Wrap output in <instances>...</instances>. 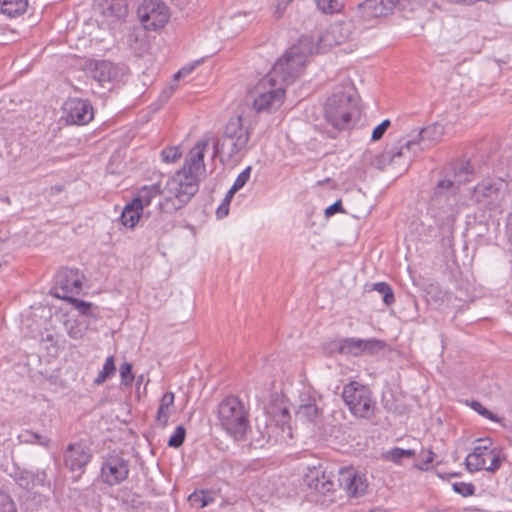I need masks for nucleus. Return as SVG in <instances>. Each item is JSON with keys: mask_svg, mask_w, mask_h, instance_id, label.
I'll return each instance as SVG.
<instances>
[{"mask_svg": "<svg viewBox=\"0 0 512 512\" xmlns=\"http://www.w3.org/2000/svg\"><path fill=\"white\" fill-rule=\"evenodd\" d=\"M452 488L455 493L463 496H473L475 494V486L472 483H466V482H455L452 484Z\"/></svg>", "mask_w": 512, "mask_h": 512, "instance_id": "42", "label": "nucleus"}, {"mask_svg": "<svg viewBox=\"0 0 512 512\" xmlns=\"http://www.w3.org/2000/svg\"><path fill=\"white\" fill-rule=\"evenodd\" d=\"M338 486L342 488L347 496L358 498L363 496L368 488L365 474L359 473L353 467H341L338 471Z\"/></svg>", "mask_w": 512, "mask_h": 512, "instance_id": "15", "label": "nucleus"}, {"mask_svg": "<svg viewBox=\"0 0 512 512\" xmlns=\"http://www.w3.org/2000/svg\"><path fill=\"white\" fill-rule=\"evenodd\" d=\"M342 211H343L342 202H341V200H337L332 205H330L326 208L325 215L327 217H330V216H332L338 212H342Z\"/></svg>", "mask_w": 512, "mask_h": 512, "instance_id": "51", "label": "nucleus"}, {"mask_svg": "<svg viewBox=\"0 0 512 512\" xmlns=\"http://www.w3.org/2000/svg\"><path fill=\"white\" fill-rule=\"evenodd\" d=\"M317 8L325 14L340 12L343 4L340 0H315Z\"/></svg>", "mask_w": 512, "mask_h": 512, "instance_id": "34", "label": "nucleus"}, {"mask_svg": "<svg viewBox=\"0 0 512 512\" xmlns=\"http://www.w3.org/2000/svg\"><path fill=\"white\" fill-rule=\"evenodd\" d=\"M208 145L207 140L198 141L189 153L183 167L167 182L166 189L170 194L158 205L159 215L148 223V228L160 237L169 229L165 214H172L184 207L197 193L198 176L205 171L204 153Z\"/></svg>", "mask_w": 512, "mask_h": 512, "instance_id": "1", "label": "nucleus"}, {"mask_svg": "<svg viewBox=\"0 0 512 512\" xmlns=\"http://www.w3.org/2000/svg\"><path fill=\"white\" fill-rule=\"evenodd\" d=\"M164 94H167V95H166V98H168V97H169V95H170L169 93H167V91H164Z\"/></svg>", "mask_w": 512, "mask_h": 512, "instance_id": "63", "label": "nucleus"}, {"mask_svg": "<svg viewBox=\"0 0 512 512\" xmlns=\"http://www.w3.org/2000/svg\"><path fill=\"white\" fill-rule=\"evenodd\" d=\"M293 0H278L277 7H276V13L278 14V17L281 16L283 11L286 9L288 4H290Z\"/></svg>", "mask_w": 512, "mask_h": 512, "instance_id": "54", "label": "nucleus"}, {"mask_svg": "<svg viewBox=\"0 0 512 512\" xmlns=\"http://www.w3.org/2000/svg\"><path fill=\"white\" fill-rule=\"evenodd\" d=\"M260 434L261 436H258V438L253 439L251 442V445H253L254 448H262L269 441V436L266 437L264 434Z\"/></svg>", "mask_w": 512, "mask_h": 512, "instance_id": "53", "label": "nucleus"}, {"mask_svg": "<svg viewBox=\"0 0 512 512\" xmlns=\"http://www.w3.org/2000/svg\"><path fill=\"white\" fill-rule=\"evenodd\" d=\"M397 0H364L354 9L353 18L367 22L388 15L396 6Z\"/></svg>", "mask_w": 512, "mask_h": 512, "instance_id": "16", "label": "nucleus"}, {"mask_svg": "<svg viewBox=\"0 0 512 512\" xmlns=\"http://www.w3.org/2000/svg\"><path fill=\"white\" fill-rule=\"evenodd\" d=\"M297 416L308 422H313L319 415V408L316 404V400L312 397H307L306 400H302L298 410Z\"/></svg>", "mask_w": 512, "mask_h": 512, "instance_id": "28", "label": "nucleus"}, {"mask_svg": "<svg viewBox=\"0 0 512 512\" xmlns=\"http://www.w3.org/2000/svg\"><path fill=\"white\" fill-rule=\"evenodd\" d=\"M186 437V429L184 426L179 425L175 428L173 434L168 440V446L172 448H179L183 445Z\"/></svg>", "mask_w": 512, "mask_h": 512, "instance_id": "39", "label": "nucleus"}, {"mask_svg": "<svg viewBox=\"0 0 512 512\" xmlns=\"http://www.w3.org/2000/svg\"><path fill=\"white\" fill-rule=\"evenodd\" d=\"M352 34V26L349 22H337L330 26L325 32L317 35V43L322 47L321 53H324L333 45H340L346 42Z\"/></svg>", "mask_w": 512, "mask_h": 512, "instance_id": "18", "label": "nucleus"}, {"mask_svg": "<svg viewBox=\"0 0 512 512\" xmlns=\"http://www.w3.org/2000/svg\"><path fill=\"white\" fill-rule=\"evenodd\" d=\"M444 135V126L440 123L430 124L417 133V139L408 140L398 147L386 149L380 161L389 164H398L401 158L405 159L403 166H407L413 157L420 151L429 149L441 141Z\"/></svg>", "mask_w": 512, "mask_h": 512, "instance_id": "4", "label": "nucleus"}, {"mask_svg": "<svg viewBox=\"0 0 512 512\" xmlns=\"http://www.w3.org/2000/svg\"><path fill=\"white\" fill-rule=\"evenodd\" d=\"M508 183L500 178H488L478 183L471 191L470 199L482 210H495L506 197Z\"/></svg>", "mask_w": 512, "mask_h": 512, "instance_id": "9", "label": "nucleus"}, {"mask_svg": "<svg viewBox=\"0 0 512 512\" xmlns=\"http://www.w3.org/2000/svg\"><path fill=\"white\" fill-rule=\"evenodd\" d=\"M192 505H198L200 508L206 507L212 502V498H207L203 491L194 492L189 496Z\"/></svg>", "mask_w": 512, "mask_h": 512, "instance_id": "44", "label": "nucleus"}, {"mask_svg": "<svg viewBox=\"0 0 512 512\" xmlns=\"http://www.w3.org/2000/svg\"><path fill=\"white\" fill-rule=\"evenodd\" d=\"M0 512H17V506L12 497L0 489Z\"/></svg>", "mask_w": 512, "mask_h": 512, "instance_id": "40", "label": "nucleus"}, {"mask_svg": "<svg viewBox=\"0 0 512 512\" xmlns=\"http://www.w3.org/2000/svg\"><path fill=\"white\" fill-rule=\"evenodd\" d=\"M140 221L142 225L146 224L148 226V223L152 220L149 218V213L145 214L144 210L131 200L124 206L120 215V222L124 227L133 229Z\"/></svg>", "mask_w": 512, "mask_h": 512, "instance_id": "21", "label": "nucleus"}, {"mask_svg": "<svg viewBox=\"0 0 512 512\" xmlns=\"http://www.w3.org/2000/svg\"><path fill=\"white\" fill-rule=\"evenodd\" d=\"M92 457V451L85 443H70L63 451V465L73 474V480L78 481L85 473Z\"/></svg>", "mask_w": 512, "mask_h": 512, "instance_id": "11", "label": "nucleus"}, {"mask_svg": "<svg viewBox=\"0 0 512 512\" xmlns=\"http://www.w3.org/2000/svg\"><path fill=\"white\" fill-rule=\"evenodd\" d=\"M143 381V375H140L137 379V384L139 385Z\"/></svg>", "mask_w": 512, "mask_h": 512, "instance_id": "60", "label": "nucleus"}, {"mask_svg": "<svg viewBox=\"0 0 512 512\" xmlns=\"http://www.w3.org/2000/svg\"><path fill=\"white\" fill-rule=\"evenodd\" d=\"M96 9L109 22L123 21L128 15L127 0H95Z\"/></svg>", "mask_w": 512, "mask_h": 512, "instance_id": "20", "label": "nucleus"}, {"mask_svg": "<svg viewBox=\"0 0 512 512\" xmlns=\"http://www.w3.org/2000/svg\"><path fill=\"white\" fill-rule=\"evenodd\" d=\"M128 40H129V42H132V41L137 42L138 36L136 34H130Z\"/></svg>", "mask_w": 512, "mask_h": 512, "instance_id": "57", "label": "nucleus"}, {"mask_svg": "<svg viewBox=\"0 0 512 512\" xmlns=\"http://www.w3.org/2000/svg\"><path fill=\"white\" fill-rule=\"evenodd\" d=\"M15 482L23 489L30 490L36 486H44L47 474L44 470L32 472L21 470L13 475Z\"/></svg>", "mask_w": 512, "mask_h": 512, "instance_id": "24", "label": "nucleus"}, {"mask_svg": "<svg viewBox=\"0 0 512 512\" xmlns=\"http://www.w3.org/2000/svg\"><path fill=\"white\" fill-rule=\"evenodd\" d=\"M200 61H195L194 63L192 64H189V65H186L184 67H182L175 75H174V79L177 80L181 77H184L188 74H190L195 68L197 65H199Z\"/></svg>", "mask_w": 512, "mask_h": 512, "instance_id": "49", "label": "nucleus"}, {"mask_svg": "<svg viewBox=\"0 0 512 512\" xmlns=\"http://www.w3.org/2000/svg\"><path fill=\"white\" fill-rule=\"evenodd\" d=\"M68 335L73 339H81L84 336V329L79 324H73L68 328Z\"/></svg>", "mask_w": 512, "mask_h": 512, "instance_id": "50", "label": "nucleus"}, {"mask_svg": "<svg viewBox=\"0 0 512 512\" xmlns=\"http://www.w3.org/2000/svg\"><path fill=\"white\" fill-rule=\"evenodd\" d=\"M66 301L72 304L80 314L96 318V314L93 312V304L91 302H86L73 296L68 298Z\"/></svg>", "mask_w": 512, "mask_h": 512, "instance_id": "35", "label": "nucleus"}, {"mask_svg": "<svg viewBox=\"0 0 512 512\" xmlns=\"http://www.w3.org/2000/svg\"><path fill=\"white\" fill-rule=\"evenodd\" d=\"M342 398L355 417L371 419L375 415L376 402L368 386L350 381L343 387Z\"/></svg>", "mask_w": 512, "mask_h": 512, "instance_id": "8", "label": "nucleus"}, {"mask_svg": "<svg viewBox=\"0 0 512 512\" xmlns=\"http://www.w3.org/2000/svg\"><path fill=\"white\" fill-rule=\"evenodd\" d=\"M238 190H235V188H233L231 186V188L228 190L227 194L225 195L223 201L226 202V203H229L231 202L232 198L234 197L235 193L237 192Z\"/></svg>", "mask_w": 512, "mask_h": 512, "instance_id": "55", "label": "nucleus"}, {"mask_svg": "<svg viewBox=\"0 0 512 512\" xmlns=\"http://www.w3.org/2000/svg\"><path fill=\"white\" fill-rule=\"evenodd\" d=\"M92 77L103 84L114 81L118 75V67L107 60L96 61L92 68Z\"/></svg>", "mask_w": 512, "mask_h": 512, "instance_id": "25", "label": "nucleus"}, {"mask_svg": "<svg viewBox=\"0 0 512 512\" xmlns=\"http://www.w3.org/2000/svg\"><path fill=\"white\" fill-rule=\"evenodd\" d=\"M122 503L131 509H139L143 505L141 496L135 492L125 491L121 496Z\"/></svg>", "mask_w": 512, "mask_h": 512, "instance_id": "37", "label": "nucleus"}, {"mask_svg": "<svg viewBox=\"0 0 512 512\" xmlns=\"http://www.w3.org/2000/svg\"><path fill=\"white\" fill-rule=\"evenodd\" d=\"M82 278L78 269L61 268L55 275L54 296L67 300L82 289Z\"/></svg>", "mask_w": 512, "mask_h": 512, "instance_id": "13", "label": "nucleus"}, {"mask_svg": "<svg viewBox=\"0 0 512 512\" xmlns=\"http://www.w3.org/2000/svg\"><path fill=\"white\" fill-rule=\"evenodd\" d=\"M399 2V0H397V3Z\"/></svg>", "mask_w": 512, "mask_h": 512, "instance_id": "64", "label": "nucleus"}, {"mask_svg": "<svg viewBox=\"0 0 512 512\" xmlns=\"http://www.w3.org/2000/svg\"><path fill=\"white\" fill-rule=\"evenodd\" d=\"M249 139L250 131L243 126L242 116L231 119L225 127L223 137L213 143V157L226 154L229 159H232L247 148Z\"/></svg>", "mask_w": 512, "mask_h": 512, "instance_id": "7", "label": "nucleus"}, {"mask_svg": "<svg viewBox=\"0 0 512 512\" xmlns=\"http://www.w3.org/2000/svg\"><path fill=\"white\" fill-rule=\"evenodd\" d=\"M305 481L310 489L321 494H327L335 490L334 481L324 471L321 474L318 470L311 471L310 474L306 475Z\"/></svg>", "mask_w": 512, "mask_h": 512, "instance_id": "23", "label": "nucleus"}, {"mask_svg": "<svg viewBox=\"0 0 512 512\" xmlns=\"http://www.w3.org/2000/svg\"><path fill=\"white\" fill-rule=\"evenodd\" d=\"M489 460L490 464L487 466L486 471L495 473L497 470H499L503 461L505 460V455L502 453L501 449L491 448Z\"/></svg>", "mask_w": 512, "mask_h": 512, "instance_id": "36", "label": "nucleus"}, {"mask_svg": "<svg viewBox=\"0 0 512 512\" xmlns=\"http://www.w3.org/2000/svg\"><path fill=\"white\" fill-rule=\"evenodd\" d=\"M52 189H54L56 192H61L63 190V186L62 185H56V186L52 187Z\"/></svg>", "mask_w": 512, "mask_h": 512, "instance_id": "58", "label": "nucleus"}, {"mask_svg": "<svg viewBox=\"0 0 512 512\" xmlns=\"http://www.w3.org/2000/svg\"><path fill=\"white\" fill-rule=\"evenodd\" d=\"M174 399H175V396H174L173 392H166L163 394V396L160 400V405L158 407L157 414H156V422L162 428L166 427L168 424V420L171 415L170 408L174 404Z\"/></svg>", "mask_w": 512, "mask_h": 512, "instance_id": "27", "label": "nucleus"}, {"mask_svg": "<svg viewBox=\"0 0 512 512\" xmlns=\"http://www.w3.org/2000/svg\"><path fill=\"white\" fill-rule=\"evenodd\" d=\"M323 352L327 356H333L334 354L343 355L342 339H331L322 344Z\"/></svg>", "mask_w": 512, "mask_h": 512, "instance_id": "38", "label": "nucleus"}, {"mask_svg": "<svg viewBox=\"0 0 512 512\" xmlns=\"http://www.w3.org/2000/svg\"><path fill=\"white\" fill-rule=\"evenodd\" d=\"M478 441L479 442H487V441H489V439H479Z\"/></svg>", "mask_w": 512, "mask_h": 512, "instance_id": "61", "label": "nucleus"}, {"mask_svg": "<svg viewBox=\"0 0 512 512\" xmlns=\"http://www.w3.org/2000/svg\"><path fill=\"white\" fill-rule=\"evenodd\" d=\"M343 355L360 356L363 354L373 355L382 350L385 343L376 338L359 339L355 337L342 338Z\"/></svg>", "mask_w": 512, "mask_h": 512, "instance_id": "19", "label": "nucleus"}, {"mask_svg": "<svg viewBox=\"0 0 512 512\" xmlns=\"http://www.w3.org/2000/svg\"><path fill=\"white\" fill-rule=\"evenodd\" d=\"M167 7L163 3H150L139 9V17L147 30L163 28L169 20Z\"/></svg>", "mask_w": 512, "mask_h": 512, "instance_id": "17", "label": "nucleus"}, {"mask_svg": "<svg viewBox=\"0 0 512 512\" xmlns=\"http://www.w3.org/2000/svg\"><path fill=\"white\" fill-rule=\"evenodd\" d=\"M218 417L223 429L235 440L245 438L250 427L249 412L236 396H228L218 406Z\"/></svg>", "mask_w": 512, "mask_h": 512, "instance_id": "6", "label": "nucleus"}, {"mask_svg": "<svg viewBox=\"0 0 512 512\" xmlns=\"http://www.w3.org/2000/svg\"><path fill=\"white\" fill-rule=\"evenodd\" d=\"M470 406L483 417L492 421L498 420L497 415H495L493 412L485 408L480 402L472 401Z\"/></svg>", "mask_w": 512, "mask_h": 512, "instance_id": "47", "label": "nucleus"}, {"mask_svg": "<svg viewBox=\"0 0 512 512\" xmlns=\"http://www.w3.org/2000/svg\"><path fill=\"white\" fill-rule=\"evenodd\" d=\"M373 290L382 295L386 306H391L395 302L394 292L386 282H378L373 285Z\"/></svg>", "mask_w": 512, "mask_h": 512, "instance_id": "33", "label": "nucleus"}, {"mask_svg": "<svg viewBox=\"0 0 512 512\" xmlns=\"http://www.w3.org/2000/svg\"><path fill=\"white\" fill-rule=\"evenodd\" d=\"M252 168L250 166L246 167L236 178L234 181L232 187L235 188V190H240L243 188L247 182L250 179Z\"/></svg>", "mask_w": 512, "mask_h": 512, "instance_id": "45", "label": "nucleus"}, {"mask_svg": "<svg viewBox=\"0 0 512 512\" xmlns=\"http://www.w3.org/2000/svg\"><path fill=\"white\" fill-rule=\"evenodd\" d=\"M390 125H391V122L389 119L383 120L379 125H377L373 129L372 135H371V140L372 141L380 140L383 137V135L385 134L386 130L390 127Z\"/></svg>", "mask_w": 512, "mask_h": 512, "instance_id": "46", "label": "nucleus"}, {"mask_svg": "<svg viewBox=\"0 0 512 512\" xmlns=\"http://www.w3.org/2000/svg\"><path fill=\"white\" fill-rule=\"evenodd\" d=\"M473 175L470 161L451 163L440 173L428 202V213L445 234L453 232L459 215V188L471 181Z\"/></svg>", "mask_w": 512, "mask_h": 512, "instance_id": "2", "label": "nucleus"}, {"mask_svg": "<svg viewBox=\"0 0 512 512\" xmlns=\"http://www.w3.org/2000/svg\"><path fill=\"white\" fill-rule=\"evenodd\" d=\"M416 455L415 450L413 449H402L399 447H394L382 454V457L386 461L393 462L395 464H400L404 458H413Z\"/></svg>", "mask_w": 512, "mask_h": 512, "instance_id": "30", "label": "nucleus"}, {"mask_svg": "<svg viewBox=\"0 0 512 512\" xmlns=\"http://www.w3.org/2000/svg\"><path fill=\"white\" fill-rule=\"evenodd\" d=\"M370 512H388V511L385 509H382V508H376V509L371 510Z\"/></svg>", "mask_w": 512, "mask_h": 512, "instance_id": "59", "label": "nucleus"}, {"mask_svg": "<svg viewBox=\"0 0 512 512\" xmlns=\"http://www.w3.org/2000/svg\"><path fill=\"white\" fill-rule=\"evenodd\" d=\"M162 190L160 187V184H152V185H145L141 187L138 191L136 196L132 199V201L139 205L143 210L145 207L149 206L152 202V200L161 195Z\"/></svg>", "mask_w": 512, "mask_h": 512, "instance_id": "26", "label": "nucleus"}, {"mask_svg": "<svg viewBox=\"0 0 512 512\" xmlns=\"http://www.w3.org/2000/svg\"><path fill=\"white\" fill-rule=\"evenodd\" d=\"M229 205H230L229 203L222 201L221 205H219V207L216 210L217 218L221 219L228 215Z\"/></svg>", "mask_w": 512, "mask_h": 512, "instance_id": "52", "label": "nucleus"}, {"mask_svg": "<svg viewBox=\"0 0 512 512\" xmlns=\"http://www.w3.org/2000/svg\"><path fill=\"white\" fill-rule=\"evenodd\" d=\"M63 118L70 125H86L94 118V109L87 99L68 98L63 104Z\"/></svg>", "mask_w": 512, "mask_h": 512, "instance_id": "14", "label": "nucleus"}, {"mask_svg": "<svg viewBox=\"0 0 512 512\" xmlns=\"http://www.w3.org/2000/svg\"><path fill=\"white\" fill-rule=\"evenodd\" d=\"M264 81L265 78L258 84V96L253 101V107L257 112L278 108L285 98V89L282 86L276 87V82Z\"/></svg>", "mask_w": 512, "mask_h": 512, "instance_id": "12", "label": "nucleus"}, {"mask_svg": "<svg viewBox=\"0 0 512 512\" xmlns=\"http://www.w3.org/2000/svg\"><path fill=\"white\" fill-rule=\"evenodd\" d=\"M19 439L21 442L30 443V444H38L43 447H49L51 443V439L47 436L41 435L39 433L26 430L19 435Z\"/></svg>", "mask_w": 512, "mask_h": 512, "instance_id": "31", "label": "nucleus"}, {"mask_svg": "<svg viewBox=\"0 0 512 512\" xmlns=\"http://www.w3.org/2000/svg\"><path fill=\"white\" fill-rule=\"evenodd\" d=\"M130 462L123 453H109L101 463L99 478L109 487L122 484L128 479Z\"/></svg>", "mask_w": 512, "mask_h": 512, "instance_id": "10", "label": "nucleus"}, {"mask_svg": "<svg viewBox=\"0 0 512 512\" xmlns=\"http://www.w3.org/2000/svg\"><path fill=\"white\" fill-rule=\"evenodd\" d=\"M491 448L489 445H478L471 453H469L465 460L467 470L470 472L486 470L487 460H489Z\"/></svg>", "mask_w": 512, "mask_h": 512, "instance_id": "22", "label": "nucleus"}, {"mask_svg": "<svg viewBox=\"0 0 512 512\" xmlns=\"http://www.w3.org/2000/svg\"><path fill=\"white\" fill-rule=\"evenodd\" d=\"M161 157L165 163H173L181 157V152L177 147H169L161 152Z\"/></svg>", "mask_w": 512, "mask_h": 512, "instance_id": "43", "label": "nucleus"}, {"mask_svg": "<svg viewBox=\"0 0 512 512\" xmlns=\"http://www.w3.org/2000/svg\"><path fill=\"white\" fill-rule=\"evenodd\" d=\"M172 91H173V88L169 87V94L172 93Z\"/></svg>", "mask_w": 512, "mask_h": 512, "instance_id": "62", "label": "nucleus"}, {"mask_svg": "<svg viewBox=\"0 0 512 512\" xmlns=\"http://www.w3.org/2000/svg\"><path fill=\"white\" fill-rule=\"evenodd\" d=\"M115 372H116V366H115L114 356H109L106 358L102 370L99 372L98 376L94 379V384L95 385L103 384L107 379L112 377L115 374Z\"/></svg>", "mask_w": 512, "mask_h": 512, "instance_id": "32", "label": "nucleus"}, {"mask_svg": "<svg viewBox=\"0 0 512 512\" xmlns=\"http://www.w3.org/2000/svg\"><path fill=\"white\" fill-rule=\"evenodd\" d=\"M28 6V0H0L1 12L11 18L22 15Z\"/></svg>", "mask_w": 512, "mask_h": 512, "instance_id": "29", "label": "nucleus"}, {"mask_svg": "<svg viewBox=\"0 0 512 512\" xmlns=\"http://www.w3.org/2000/svg\"><path fill=\"white\" fill-rule=\"evenodd\" d=\"M321 50L320 45H315L313 36L303 35L276 61L271 72L265 77L264 83L277 82L278 79L286 84L292 83L300 75L307 57L313 53H321Z\"/></svg>", "mask_w": 512, "mask_h": 512, "instance_id": "3", "label": "nucleus"}, {"mask_svg": "<svg viewBox=\"0 0 512 512\" xmlns=\"http://www.w3.org/2000/svg\"><path fill=\"white\" fill-rule=\"evenodd\" d=\"M434 460V453L432 450L423 451L422 453V461L419 464H415V467L422 471H427L430 469V465Z\"/></svg>", "mask_w": 512, "mask_h": 512, "instance_id": "48", "label": "nucleus"}, {"mask_svg": "<svg viewBox=\"0 0 512 512\" xmlns=\"http://www.w3.org/2000/svg\"><path fill=\"white\" fill-rule=\"evenodd\" d=\"M325 118L337 130L351 126L352 118L359 113L358 101L353 87L335 91L326 101Z\"/></svg>", "mask_w": 512, "mask_h": 512, "instance_id": "5", "label": "nucleus"}, {"mask_svg": "<svg viewBox=\"0 0 512 512\" xmlns=\"http://www.w3.org/2000/svg\"><path fill=\"white\" fill-rule=\"evenodd\" d=\"M132 369V364L129 362H124L120 366L121 384L124 386H130L135 379Z\"/></svg>", "mask_w": 512, "mask_h": 512, "instance_id": "41", "label": "nucleus"}, {"mask_svg": "<svg viewBox=\"0 0 512 512\" xmlns=\"http://www.w3.org/2000/svg\"><path fill=\"white\" fill-rule=\"evenodd\" d=\"M507 234L509 242L512 245V216L509 218L508 224H507Z\"/></svg>", "mask_w": 512, "mask_h": 512, "instance_id": "56", "label": "nucleus"}]
</instances>
